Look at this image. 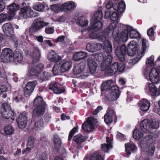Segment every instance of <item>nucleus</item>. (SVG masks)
I'll list each match as a JSON object with an SVG mask.
<instances>
[{
  "label": "nucleus",
  "mask_w": 160,
  "mask_h": 160,
  "mask_svg": "<svg viewBox=\"0 0 160 160\" xmlns=\"http://www.w3.org/2000/svg\"><path fill=\"white\" fill-rule=\"evenodd\" d=\"M0 112L2 116L6 119H9L14 114L13 111L11 109L10 105L6 103L2 104Z\"/></svg>",
  "instance_id": "nucleus-9"
},
{
  "label": "nucleus",
  "mask_w": 160,
  "mask_h": 160,
  "mask_svg": "<svg viewBox=\"0 0 160 160\" xmlns=\"http://www.w3.org/2000/svg\"><path fill=\"white\" fill-rule=\"evenodd\" d=\"M147 133L144 132L143 133L137 129L134 130L133 134V137L134 138L137 140L140 139H144L147 140H151L153 139L152 134H147Z\"/></svg>",
  "instance_id": "nucleus-11"
},
{
  "label": "nucleus",
  "mask_w": 160,
  "mask_h": 160,
  "mask_svg": "<svg viewBox=\"0 0 160 160\" xmlns=\"http://www.w3.org/2000/svg\"><path fill=\"white\" fill-rule=\"evenodd\" d=\"M102 47V45L101 43H94L90 42L87 44L86 48L88 51L93 52L101 49Z\"/></svg>",
  "instance_id": "nucleus-18"
},
{
  "label": "nucleus",
  "mask_w": 160,
  "mask_h": 160,
  "mask_svg": "<svg viewBox=\"0 0 160 160\" xmlns=\"http://www.w3.org/2000/svg\"><path fill=\"white\" fill-rule=\"evenodd\" d=\"M158 72L157 70L155 68H153L151 69L149 72V75L148 77L152 78L154 76H158Z\"/></svg>",
  "instance_id": "nucleus-49"
},
{
  "label": "nucleus",
  "mask_w": 160,
  "mask_h": 160,
  "mask_svg": "<svg viewBox=\"0 0 160 160\" xmlns=\"http://www.w3.org/2000/svg\"><path fill=\"white\" fill-rule=\"evenodd\" d=\"M62 6V5L54 4L51 6V8L53 11L55 12H57L59 10L61 11V9H60Z\"/></svg>",
  "instance_id": "nucleus-61"
},
{
  "label": "nucleus",
  "mask_w": 160,
  "mask_h": 160,
  "mask_svg": "<svg viewBox=\"0 0 160 160\" xmlns=\"http://www.w3.org/2000/svg\"><path fill=\"white\" fill-rule=\"evenodd\" d=\"M85 64L84 62H81L76 66H75L73 69V73L75 75H77L81 72L84 69Z\"/></svg>",
  "instance_id": "nucleus-28"
},
{
  "label": "nucleus",
  "mask_w": 160,
  "mask_h": 160,
  "mask_svg": "<svg viewBox=\"0 0 160 160\" xmlns=\"http://www.w3.org/2000/svg\"><path fill=\"white\" fill-rule=\"evenodd\" d=\"M146 64L148 66H152L154 65V56H151L149 58H147Z\"/></svg>",
  "instance_id": "nucleus-57"
},
{
  "label": "nucleus",
  "mask_w": 160,
  "mask_h": 160,
  "mask_svg": "<svg viewBox=\"0 0 160 160\" xmlns=\"http://www.w3.org/2000/svg\"><path fill=\"white\" fill-rule=\"evenodd\" d=\"M87 62L89 67V71L92 74L96 72L98 64L93 60L92 58L89 57L87 60Z\"/></svg>",
  "instance_id": "nucleus-19"
},
{
  "label": "nucleus",
  "mask_w": 160,
  "mask_h": 160,
  "mask_svg": "<svg viewBox=\"0 0 160 160\" xmlns=\"http://www.w3.org/2000/svg\"><path fill=\"white\" fill-rule=\"evenodd\" d=\"M116 137L117 139H118L124 140L127 139L126 136L124 134L119 132H118V133L117 134Z\"/></svg>",
  "instance_id": "nucleus-63"
},
{
  "label": "nucleus",
  "mask_w": 160,
  "mask_h": 160,
  "mask_svg": "<svg viewBox=\"0 0 160 160\" xmlns=\"http://www.w3.org/2000/svg\"><path fill=\"white\" fill-rule=\"evenodd\" d=\"M21 7V6H20ZM20 8V6L18 4H16L15 3H13L8 7V9L9 10L8 13L10 15V17L12 18L15 14V12Z\"/></svg>",
  "instance_id": "nucleus-23"
},
{
  "label": "nucleus",
  "mask_w": 160,
  "mask_h": 160,
  "mask_svg": "<svg viewBox=\"0 0 160 160\" xmlns=\"http://www.w3.org/2000/svg\"><path fill=\"white\" fill-rule=\"evenodd\" d=\"M33 105L35 107H46V103L42 98L40 96L36 98L33 102Z\"/></svg>",
  "instance_id": "nucleus-30"
},
{
  "label": "nucleus",
  "mask_w": 160,
  "mask_h": 160,
  "mask_svg": "<svg viewBox=\"0 0 160 160\" xmlns=\"http://www.w3.org/2000/svg\"><path fill=\"white\" fill-rule=\"evenodd\" d=\"M150 107V101L147 99H142L140 101V108L142 111L147 112Z\"/></svg>",
  "instance_id": "nucleus-24"
},
{
  "label": "nucleus",
  "mask_w": 160,
  "mask_h": 160,
  "mask_svg": "<svg viewBox=\"0 0 160 160\" xmlns=\"http://www.w3.org/2000/svg\"><path fill=\"white\" fill-rule=\"evenodd\" d=\"M112 82V80H108L102 84L101 89L102 90L105 91L107 89H110V87Z\"/></svg>",
  "instance_id": "nucleus-41"
},
{
  "label": "nucleus",
  "mask_w": 160,
  "mask_h": 160,
  "mask_svg": "<svg viewBox=\"0 0 160 160\" xmlns=\"http://www.w3.org/2000/svg\"><path fill=\"white\" fill-rule=\"evenodd\" d=\"M159 127V122L155 120H149L145 119L140 123L141 129L146 133L149 132L150 130L152 129H157Z\"/></svg>",
  "instance_id": "nucleus-2"
},
{
  "label": "nucleus",
  "mask_w": 160,
  "mask_h": 160,
  "mask_svg": "<svg viewBox=\"0 0 160 160\" xmlns=\"http://www.w3.org/2000/svg\"><path fill=\"white\" fill-rule=\"evenodd\" d=\"M105 70L104 74L105 76H112L115 73V72L111 67Z\"/></svg>",
  "instance_id": "nucleus-51"
},
{
  "label": "nucleus",
  "mask_w": 160,
  "mask_h": 160,
  "mask_svg": "<svg viewBox=\"0 0 160 160\" xmlns=\"http://www.w3.org/2000/svg\"><path fill=\"white\" fill-rule=\"evenodd\" d=\"M91 23H92V28L96 30L100 29L103 25L102 22L99 21L91 20Z\"/></svg>",
  "instance_id": "nucleus-40"
},
{
  "label": "nucleus",
  "mask_w": 160,
  "mask_h": 160,
  "mask_svg": "<svg viewBox=\"0 0 160 160\" xmlns=\"http://www.w3.org/2000/svg\"><path fill=\"white\" fill-rule=\"evenodd\" d=\"M46 109V107H35L33 110L32 118L33 120L36 118V116L38 117L42 116L44 114Z\"/></svg>",
  "instance_id": "nucleus-21"
},
{
  "label": "nucleus",
  "mask_w": 160,
  "mask_h": 160,
  "mask_svg": "<svg viewBox=\"0 0 160 160\" xmlns=\"http://www.w3.org/2000/svg\"><path fill=\"white\" fill-rule=\"evenodd\" d=\"M30 55L32 59V62L34 64L40 60L41 52L38 48H33L31 52Z\"/></svg>",
  "instance_id": "nucleus-16"
},
{
  "label": "nucleus",
  "mask_w": 160,
  "mask_h": 160,
  "mask_svg": "<svg viewBox=\"0 0 160 160\" xmlns=\"http://www.w3.org/2000/svg\"><path fill=\"white\" fill-rule=\"evenodd\" d=\"M146 91L147 92H149L152 96L156 95L157 93V88L153 83L148 84L146 86Z\"/></svg>",
  "instance_id": "nucleus-26"
},
{
  "label": "nucleus",
  "mask_w": 160,
  "mask_h": 160,
  "mask_svg": "<svg viewBox=\"0 0 160 160\" xmlns=\"http://www.w3.org/2000/svg\"><path fill=\"white\" fill-rule=\"evenodd\" d=\"M158 72L157 70L155 68H153L151 69L149 72V75L148 77L152 78L154 76H158Z\"/></svg>",
  "instance_id": "nucleus-48"
},
{
  "label": "nucleus",
  "mask_w": 160,
  "mask_h": 160,
  "mask_svg": "<svg viewBox=\"0 0 160 160\" xmlns=\"http://www.w3.org/2000/svg\"><path fill=\"white\" fill-rule=\"evenodd\" d=\"M125 147L126 154L128 155L131 154V152L133 153L136 152L137 149L135 145L130 143H126L125 145Z\"/></svg>",
  "instance_id": "nucleus-27"
},
{
  "label": "nucleus",
  "mask_w": 160,
  "mask_h": 160,
  "mask_svg": "<svg viewBox=\"0 0 160 160\" xmlns=\"http://www.w3.org/2000/svg\"><path fill=\"white\" fill-rule=\"evenodd\" d=\"M110 64L103 61L101 65V70L103 71L110 67Z\"/></svg>",
  "instance_id": "nucleus-54"
},
{
  "label": "nucleus",
  "mask_w": 160,
  "mask_h": 160,
  "mask_svg": "<svg viewBox=\"0 0 160 160\" xmlns=\"http://www.w3.org/2000/svg\"><path fill=\"white\" fill-rule=\"evenodd\" d=\"M4 131L6 134L10 135L14 131V129L12 126L9 125L4 128Z\"/></svg>",
  "instance_id": "nucleus-47"
},
{
  "label": "nucleus",
  "mask_w": 160,
  "mask_h": 160,
  "mask_svg": "<svg viewBox=\"0 0 160 160\" xmlns=\"http://www.w3.org/2000/svg\"><path fill=\"white\" fill-rule=\"evenodd\" d=\"M125 28L129 32V36L131 38H137L140 36L139 33L136 29H134L132 27L128 25L124 26Z\"/></svg>",
  "instance_id": "nucleus-22"
},
{
  "label": "nucleus",
  "mask_w": 160,
  "mask_h": 160,
  "mask_svg": "<svg viewBox=\"0 0 160 160\" xmlns=\"http://www.w3.org/2000/svg\"><path fill=\"white\" fill-rule=\"evenodd\" d=\"M37 84V82L36 80L28 82L26 84L23 90L25 97H28L31 95Z\"/></svg>",
  "instance_id": "nucleus-12"
},
{
  "label": "nucleus",
  "mask_w": 160,
  "mask_h": 160,
  "mask_svg": "<svg viewBox=\"0 0 160 160\" xmlns=\"http://www.w3.org/2000/svg\"><path fill=\"white\" fill-rule=\"evenodd\" d=\"M155 141H140L139 145L143 150L147 152L150 156L154 153L155 147Z\"/></svg>",
  "instance_id": "nucleus-5"
},
{
  "label": "nucleus",
  "mask_w": 160,
  "mask_h": 160,
  "mask_svg": "<svg viewBox=\"0 0 160 160\" xmlns=\"http://www.w3.org/2000/svg\"><path fill=\"white\" fill-rule=\"evenodd\" d=\"M98 125V121L96 119L90 118L87 119L86 122L83 124L82 128L84 131L89 132L92 131Z\"/></svg>",
  "instance_id": "nucleus-7"
},
{
  "label": "nucleus",
  "mask_w": 160,
  "mask_h": 160,
  "mask_svg": "<svg viewBox=\"0 0 160 160\" xmlns=\"http://www.w3.org/2000/svg\"><path fill=\"white\" fill-rule=\"evenodd\" d=\"M48 58L49 61L54 62H58L62 59L60 56L53 51H52L48 53Z\"/></svg>",
  "instance_id": "nucleus-25"
},
{
  "label": "nucleus",
  "mask_w": 160,
  "mask_h": 160,
  "mask_svg": "<svg viewBox=\"0 0 160 160\" xmlns=\"http://www.w3.org/2000/svg\"><path fill=\"white\" fill-rule=\"evenodd\" d=\"M118 15L116 12H113L110 16V18L112 21H115L118 20Z\"/></svg>",
  "instance_id": "nucleus-64"
},
{
  "label": "nucleus",
  "mask_w": 160,
  "mask_h": 160,
  "mask_svg": "<svg viewBox=\"0 0 160 160\" xmlns=\"http://www.w3.org/2000/svg\"><path fill=\"white\" fill-rule=\"evenodd\" d=\"M111 92L107 95V99L110 101L116 100L119 97V92L118 87L116 86H112L110 87Z\"/></svg>",
  "instance_id": "nucleus-13"
},
{
  "label": "nucleus",
  "mask_w": 160,
  "mask_h": 160,
  "mask_svg": "<svg viewBox=\"0 0 160 160\" xmlns=\"http://www.w3.org/2000/svg\"><path fill=\"white\" fill-rule=\"evenodd\" d=\"M76 5L73 1L67 2L62 5L60 9L61 11L67 12L73 10L76 8Z\"/></svg>",
  "instance_id": "nucleus-20"
},
{
  "label": "nucleus",
  "mask_w": 160,
  "mask_h": 160,
  "mask_svg": "<svg viewBox=\"0 0 160 160\" xmlns=\"http://www.w3.org/2000/svg\"><path fill=\"white\" fill-rule=\"evenodd\" d=\"M106 114H108L109 117H111L112 119H115L116 118L115 112L113 110H111L108 111Z\"/></svg>",
  "instance_id": "nucleus-62"
},
{
  "label": "nucleus",
  "mask_w": 160,
  "mask_h": 160,
  "mask_svg": "<svg viewBox=\"0 0 160 160\" xmlns=\"http://www.w3.org/2000/svg\"><path fill=\"white\" fill-rule=\"evenodd\" d=\"M125 5L124 2H121L118 3V6H114L113 10L117 11L118 14H120L125 9Z\"/></svg>",
  "instance_id": "nucleus-34"
},
{
  "label": "nucleus",
  "mask_w": 160,
  "mask_h": 160,
  "mask_svg": "<svg viewBox=\"0 0 160 160\" xmlns=\"http://www.w3.org/2000/svg\"><path fill=\"white\" fill-rule=\"evenodd\" d=\"M130 42L127 48L125 44L118 46L115 51V54L118 59L122 62L125 60V56L126 53L129 56H132L138 52L137 47L136 43Z\"/></svg>",
  "instance_id": "nucleus-1"
},
{
  "label": "nucleus",
  "mask_w": 160,
  "mask_h": 160,
  "mask_svg": "<svg viewBox=\"0 0 160 160\" xmlns=\"http://www.w3.org/2000/svg\"><path fill=\"white\" fill-rule=\"evenodd\" d=\"M35 119H36V118L34 119V121L32 119V123L33 121L34 122V128L36 130H38L43 127V121L42 120L40 119L38 121L35 122Z\"/></svg>",
  "instance_id": "nucleus-39"
},
{
  "label": "nucleus",
  "mask_w": 160,
  "mask_h": 160,
  "mask_svg": "<svg viewBox=\"0 0 160 160\" xmlns=\"http://www.w3.org/2000/svg\"><path fill=\"white\" fill-rule=\"evenodd\" d=\"M72 62L71 61L65 62L62 63L61 65L59 71L61 73L65 72L71 68L72 66Z\"/></svg>",
  "instance_id": "nucleus-31"
},
{
  "label": "nucleus",
  "mask_w": 160,
  "mask_h": 160,
  "mask_svg": "<svg viewBox=\"0 0 160 160\" xmlns=\"http://www.w3.org/2000/svg\"><path fill=\"white\" fill-rule=\"evenodd\" d=\"M9 16L10 15L8 13L7 14H4L2 13L0 14V24L5 21L7 19L9 20H11L12 18V17Z\"/></svg>",
  "instance_id": "nucleus-45"
},
{
  "label": "nucleus",
  "mask_w": 160,
  "mask_h": 160,
  "mask_svg": "<svg viewBox=\"0 0 160 160\" xmlns=\"http://www.w3.org/2000/svg\"><path fill=\"white\" fill-rule=\"evenodd\" d=\"M88 21L86 20L84 17L78 18L76 20V23L82 27H86L87 26Z\"/></svg>",
  "instance_id": "nucleus-37"
},
{
  "label": "nucleus",
  "mask_w": 160,
  "mask_h": 160,
  "mask_svg": "<svg viewBox=\"0 0 160 160\" xmlns=\"http://www.w3.org/2000/svg\"><path fill=\"white\" fill-rule=\"evenodd\" d=\"M13 60L14 59L18 62H20L23 59V57L22 54L19 52L18 49L14 51L13 54Z\"/></svg>",
  "instance_id": "nucleus-36"
},
{
  "label": "nucleus",
  "mask_w": 160,
  "mask_h": 160,
  "mask_svg": "<svg viewBox=\"0 0 160 160\" xmlns=\"http://www.w3.org/2000/svg\"><path fill=\"white\" fill-rule=\"evenodd\" d=\"M78 128L77 127H74L73 128L70 132L69 136L68 139L70 140L71 139L73 135L75 133L78 131Z\"/></svg>",
  "instance_id": "nucleus-58"
},
{
  "label": "nucleus",
  "mask_w": 160,
  "mask_h": 160,
  "mask_svg": "<svg viewBox=\"0 0 160 160\" xmlns=\"http://www.w3.org/2000/svg\"><path fill=\"white\" fill-rule=\"evenodd\" d=\"M107 45H105L104 48L105 52L107 53H110L112 52V46L109 41V42H107L106 43Z\"/></svg>",
  "instance_id": "nucleus-50"
},
{
  "label": "nucleus",
  "mask_w": 160,
  "mask_h": 160,
  "mask_svg": "<svg viewBox=\"0 0 160 160\" xmlns=\"http://www.w3.org/2000/svg\"><path fill=\"white\" fill-rule=\"evenodd\" d=\"M149 79L150 81L154 84H157L159 82L160 79L159 76H154L152 78L148 77V80Z\"/></svg>",
  "instance_id": "nucleus-52"
},
{
  "label": "nucleus",
  "mask_w": 160,
  "mask_h": 160,
  "mask_svg": "<svg viewBox=\"0 0 160 160\" xmlns=\"http://www.w3.org/2000/svg\"><path fill=\"white\" fill-rule=\"evenodd\" d=\"M110 67L115 72L118 71L119 72H122L125 68V65L123 63H119L117 62H114L110 66Z\"/></svg>",
  "instance_id": "nucleus-32"
},
{
  "label": "nucleus",
  "mask_w": 160,
  "mask_h": 160,
  "mask_svg": "<svg viewBox=\"0 0 160 160\" xmlns=\"http://www.w3.org/2000/svg\"><path fill=\"white\" fill-rule=\"evenodd\" d=\"M116 26V23L115 22H113L110 24L105 29L104 34L101 35L98 34L97 40L99 42H102L105 43L107 42L108 43L109 41L108 40V35L112 32Z\"/></svg>",
  "instance_id": "nucleus-6"
},
{
  "label": "nucleus",
  "mask_w": 160,
  "mask_h": 160,
  "mask_svg": "<svg viewBox=\"0 0 160 160\" xmlns=\"http://www.w3.org/2000/svg\"><path fill=\"white\" fill-rule=\"evenodd\" d=\"M87 56L86 53L81 51L74 53L73 55V59L78 61L86 58Z\"/></svg>",
  "instance_id": "nucleus-33"
},
{
  "label": "nucleus",
  "mask_w": 160,
  "mask_h": 160,
  "mask_svg": "<svg viewBox=\"0 0 160 160\" xmlns=\"http://www.w3.org/2000/svg\"><path fill=\"white\" fill-rule=\"evenodd\" d=\"M59 67L58 64H55L53 67L52 72L54 76L58 75V69Z\"/></svg>",
  "instance_id": "nucleus-60"
},
{
  "label": "nucleus",
  "mask_w": 160,
  "mask_h": 160,
  "mask_svg": "<svg viewBox=\"0 0 160 160\" xmlns=\"http://www.w3.org/2000/svg\"><path fill=\"white\" fill-rule=\"evenodd\" d=\"M13 52L10 48H5L2 50L1 58L4 62H12L13 61Z\"/></svg>",
  "instance_id": "nucleus-10"
},
{
  "label": "nucleus",
  "mask_w": 160,
  "mask_h": 160,
  "mask_svg": "<svg viewBox=\"0 0 160 160\" xmlns=\"http://www.w3.org/2000/svg\"><path fill=\"white\" fill-rule=\"evenodd\" d=\"M88 139V137L87 136H83L81 134H78L75 136L73 140H86Z\"/></svg>",
  "instance_id": "nucleus-53"
},
{
  "label": "nucleus",
  "mask_w": 160,
  "mask_h": 160,
  "mask_svg": "<svg viewBox=\"0 0 160 160\" xmlns=\"http://www.w3.org/2000/svg\"><path fill=\"white\" fill-rule=\"evenodd\" d=\"M20 12L21 17L24 18H27L35 17L38 16V13L31 9L28 3L24 2L22 3L21 4Z\"/></svg>",
  "instance_id": "nucleus-3"
},
{
  "label": "nucleus",
  "mask_w": 160,
  "mask_h": 160,
  "mask_svg": "<svg viewBox=\"0 0 160 160\" xmlns=\"http://www.w3.org/2000/svg\"><path fill=\"white\" fill-rule=\"evenodd\" d=\"M14 100L16 102H25L24 98H23L22 95L18 93V92H15L14 98Z\"/></svg>",
  "instance_id": "nucleus-46"
},
{
  "label": "nucleus",
  "mask_w": 160,
  "mask_h": 160,
  "mask_svg": "<svg viewBox=\"0 0 160 160\" xmlns=\"http://www.w3.org/2000/svg\"><path fill=\"white\" fill-rule=\"evenodd\" d=\"M49 24V23L44 22L41 18H37L34 21L33 24L30 28L29 32L31 33L37 32Z\"/></svg>",
  "instance_id": "nucleus-8"
},
{
  "label": "nucleus",
  "mask_w": 160,
  "mask_h": 160,
  "mask_svg": "<svg viewBox=\"0 0 160 160\" xmlns=\"http://www.w3.org/2000/svg\"><path fill=\"white\" fill-rule=\"evenodd\" d=\"M112 141H106L107 144L104 143L101 145V148L102 151L105 152H108L110 148H112Z\"/></svg>",
  "instance_id": "nucleus-35"
},
{
  "label": "nucleus",
  "mask_w": 160,
  "mask_h": 160,
  "mask_svg": "<svg viewBox=\"0 0 160 160\" xmlns=\"http://www.w3.org/2000/svg\"><path fill=\"white\" fill-rule=\"evenodd\" d=\"M27 116L28 113L25 112L19 115L17 119V122L19 128L22 129L26 127L27 122Z\"/></svg>",
  "instance_id": "nucleus-14"
},
{
  "label": "nucleus",
  "mask_w": 160,
  "mask_h": 160,
  "mask_svg": "<svg viewBox=\"0 0 160 160\" xmlns=\"http://www.w3.org/2000/svg\"><path fill=\"white\" fill-rule=\"evenodd\" d=\"M141 42L142 43V51L141 52V54L142 55H143L146 52L147 48V46H146V40L144 39H142L141 40Z\"/></svg>",
  "instance_id": "nucleus-55"
},
{
  "label": "nucleus",
  "mask_w": 160,
  "mask_h": 160,
  "mask_svg": "<svg viewBox=\"0 0 160 160\" xmlns=\"http://www.w3.org/2000/svg\"><path fill=\"white\" fill-rule=\"evenodd\" d=\"M50 77V75L49 72H44L42 74L40 77L39 78V80L41 82L48 80Z\"/></svg>",
  "instance_id": "nucleus-42"
},
{
  "label": "nucleus",
  "mask_w": 160,
  "mask_h": 160,
  "mask_svg": "<svg viewBox=\"0 0 160 160\" xmlns=\"http://www.w3.org/2000/svg\"><path fill=\"white\" fill-rule=\"evenodd\" d=\"M61 85L57 82H53L49 84L48 88L49 90L53 91L55 93L60 94L64 92V89L61 88Z\"/></svg>",
  "instance_id": "nucleus-17"
},
{
  "label": "nucleus",
  "mask_w": 160,
  "mask_h": 160,
  "mask_svg": "<svg viewBox=\"0 0 160 160\" xmlns=\"http://www.w3.org/2000/svg\"><path fill=\"white\" fill-rule=\"evenodd\" d=\"M124 26H125V25L120 24V27H122L123 29L119 34V30L117 31V32L115 30L116 29V27L112 31V35L115 40L118 41L120 39L123 42H125L127 41L128 38L129 33L128 31L125 28Z\"/></svg>",
  "instance_id": "nucleus-4"
},
{
  "label": "nucleus",
  "mask_w": 160,
  "mask_h": 160,
  "mask_svg": "<svg viewBox=\"0 0 160 160\" xmlns=\"http://www.w3.org/2000/svg\"><path fill=\"white\" fill-rule=\"evenodd\" d=\"M113 119L111 117H109L108 114H106L104 115V120L107 124L111 123Z\"/></svg>",
  "instance_id": "nucleus-59"
},
{
  "label": "nucleus",
  "mask_w": 160,
  "mask_h": 160,
  "mask_svg": "<svg viewBox=\"0 0 160 160\" xmlns=\"http://www.w3.org/2000/svg\"><path fill=\"white\" fill-rule=\"evenodd\" d=\"M141 58L142 56H139L135 58L131 59L130 60L129 63L131 65H133L138 62Z\"/></svg>",
  "instance_id": "nucleus-56"
},
{
  "label": "nucleus",
  "mask_w": 160,
  "mask_h": 160,
  "mask_svg": "<svg viewBox=\"0 0 160 160\" xmlns=\"http://www.w3.org/2000/svg\"><path fill=\"white\" fill-rule=\"evenodd\" d=\"M83 160H103L101 156L98 153H94L89 157L86 156Z\"/></svg>",
  "instance_id": "nucleus-38"
},
{
  "label": "nucleus",
  "mask_w": 160,
  "mask_h": 160,
  "mask_svg": "<svg viewBox=\"0 0 160 160\" xmlns=\"http://www.w3.org/2000/svg\"><path fill=\"white\" fill-rule=\"evenodd\" d=\"M44 8V5L40 3H36L32 6V8L34 10L39 12H42Z\"/></svg>",
  "instance_id": "nucleus-44"
},
{
  "label": "nucleus",
  "mask_w": 160,
  "mask_h": 160,
  "mask_svg": "<svg viewBox=\"0 0 160 160\" xmlns=\"http://www.w3.org/2000/svg\"><path fill=\"white\" fill-rule=\"evenodd\" d=\"M43 67V65L42 64H39L37 66H34L28 73V76L33 78H37Z\"/></svg>",
  "instance_id": "nucleus-15"
},
{
  "label": "nucleus",
  "mask_w": 160,
  "mask_h": 160,
  "mask_svg": "<svg viewBox=\"0 0 160 160\" xmlns=\"http://www.w3.org/2000/svg\"><path fill=\"white\" fill-rule=\"evenodd\" d=\"M2 28L4 34L7 36H9L13 32L12 26L10 23L4 24L2 26Z\"/></svg>",
  "instance_id": "nucleus-29"
},
{
  "label": "nucleus",
  "mask_w": 160,
  "mask_h": 160,
  "mask_svg": "<svg viewBox=\"0 0 160 160\" xmlns=\"http://www.w3.org/2000/svg\"><path fill=\"white\" fill-rule=\"evenodd\" d=\"M102 12L101 11H98L96 12L93 15V19L92 20L99 21L102 19L103 17Z\"/></svg>",
  "instance_id": "nucleus-43"
}]
</instances>
